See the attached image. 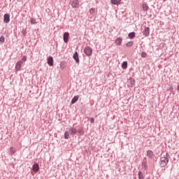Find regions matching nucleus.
<instances>
[{
    "mask_svg": "<svg viewBox=\"0 0 179 179\" xmlns=\"http://www.w3.org/2000/svg\"><path fill=\"white\" fill-rule=\"evenodd\" d=\"M22 61H27V56H23L22 57Z\"/></svg>",
    "mask_w": 179,
    "mask_h": 179,
    "instance_id": "nucleus-30",
    "label": "nucleus"
},
{
    "mask_svg": "<svg viewBox=\"0 0 179 179\" xmlns=\"http://www.w3.org/2000/svg\"><path fill=\"white\" fill-rule=\"evenodd\" d=\"M147 157H149V159H153V157H155V153L153 151L148 150L147 151Z\"/></svg>",
    "mask_w": 179,
    "mask_h": 179,
    "instance_id": "nucleus-9",
    "label": "nucleus"
},
{
    "mask_svg": "<svg viewBox=\"0 0 179 179\" xmlns=\"http://www.w3.org/2000/svg\"><path fill=\"white\" fill-rule=\"evenodd\" d=\"M63 39L64 43H68L69 41V32H65L63 36Z\"/></svg>",
    "mask_w": 179,
    "mask_h": 179,
    "instance_id": "nucleus-6",
    "label": "nucleus"
},
{
    "mask_svg": "<svg viewBox=\"0 0 179 179\" xmlns=\"http://www.w3.org/2000/svg\"><path fill=\"white\" fill-rule=\"evenodd\" d=\"M115 44H117V45H121V44H122V38H117L115 41Z\"/></svg>",
    "mask_w": 179,
    "mask_h": 179,
    "instance_id": "nucleus-13",
    "label": "nucleus"
},
{
    "mask_svg": "<svg viewBox=\"0 0 179 179\" xmlns=\"http://www.w3.org/2000/svg\"><path fill=\"white\" fill-rule=\"evenodd\" d=\"M146 165H145V163L144 162V166H145Z\"/></svg>",
    "mask_w": 179,
    "mask_h": 179,
    "instance_id": "nucleus-32",
    "label": "nucleus"
},
{
    "mask_svg": "<svg viewBox=\"0 0 179 179\" xmlns=\"http://www.w3.org/2000/svg\"><path fill=\"white\" fill-rule=\"evenodd\" d=\"M146 57H148V53H146L145 52H142L141 58H146Z\"/></svg>",
    "mask_w": 179,
    "mask_h": 179,
    "instance_id": "nucleus-23",
    "label": "nucleus"
},
{
    "mask_svg": "<svg viewBox=\"0 0 179 179\" xmlns=\"http://www.w3.org/2000/svg\"><path fill=\"white\" fill-rule=\"evenodd\" d=\"M150 33V28L149 27H147L145 28V29L143 31V36L145 37H148Z\"/></svg>",
    "mask_w": 179,
    "mask_h": 179,
    "instance_id": "nucleus-3",
    "label": "nucleus"
},
{
    "mask_svg": "<svg viewBox=\"0 0 179 179\" xmlns=\"http://www.w3.org/2000/svg\"><path fill=\"white\" fill-rule=\"evenodd\" d=\"M23 64L22 61H19L16 63L15 69L16 71H20L22 69V64Z\"/></svg>",
    "mask_w": 179,
    "mask_h": 179,
    "instance_id": "nucleus-8",
    "label": "nucleus"
},
{
    "mask_svg": "<svg viewBox=\"0 0 179 179\" xmlns=\"http://www.w3.org/2000/svg\"><path fill=\"white\" fill-rule=\"evenodd\" d=\"M135 36H136V34L134 31L130 32V33L128 34L129 38H131V39L135 38Z\"/></svg>",
    "mask_w": 179,
    "mask_h": 179,
    "instance_id": "nucleus-16",
    "label": "nucleus"
},
{
    "mask_svg": "<svg viewBox=\"0 0 179 179\" xmlns=\"http://www.w3.org/2000/svg\"><path fill=\"white\" fill-rule=\"evenodd\" d=\"M31 24H36L37 23V22H36L35 19H31Z\"/></svg>",
    "mask_w": 179,
    "mask_h": 179,
    "instance_id": "nucleus-28",
    "label": "nucleus"
},
{
    "mask_svg": "<svg viewBox=\"0 0 179 179\" xmlns=\"http://www.w3.org/2000/svg\"><path fill=\"white\" fill-rule=\"evenodd\" d=\"M132 45H134V41H129L126 44L127 47H132Z\"/></svg>",
    "mask_w": 179,
    "mask_h": 179,
    "instance_id": "nucleus-22",
    "label": "nucleus"
},
{
    "mask_svg": "<svg viewBox=\"0 0 179 179\" xmlns=\"http://www.w3.org/2000/svg\"><path fill=\"white\" fill-rule=\"evenodd\" d=\"M79 100V95L75 96L71 100V104H75Z\"/></svg>",
    "mask_w": 179,
    "mask_h": 179,
    "instance_id": "nucleus-15",
    "label": "nucleus"
},
{
    "mask_svg": "<svg viewBox=\"0 0 179 179\" xmlns=\"http://www.w3.org/2000/svg\"><path fill=\"white\" fill-rule=\"evenodd\" d=\"M10 22V16L9 14H4L3 16V22L4 23H9Z\"/></svg>",
    "mask_w": 179,
    "mask_h": 179,
    "instance_id": "nucleus-4",
    "label": "nucleus"
},
{
    "mask_svg": "<svg viewBox=\"0 0 179 179\" xmlns=\"http://www.w3.org/2000/svg\"><path fill=\"white\" fill-rule=\"evenodd\" d=\"M32 170L35 173H38V171L40 170V166H38V164L36 163L32 166Z\"/></svg>",
    "mask_w": 179,
    "mask_h": 179,
    "instance_id": "nucleus-10",
    "label": "nucleus"
},
{
    "mask_svg": "<svg viewBox=\"0 0 179 179\" xmlns=\"http://www.w3.org/2000/svg\"><path fill=\"white\" fill-rule=\"evenodd\" d=\"M169 157H170L169 152H166L165 155H164L162 157H161V167H166V166L169 164Z\"/></svg>",
    "mask_w": 179,
    "mask_h": 179,
    "instance_id": "nucleus-1",
    "label": "nucleus"
},
{
    "mask_svg": "<svg viewBox=\"0 0 179 179\" xmlns=\"http://www.w3.org/2000/svg\"><path fill=\"white\" fill-rule=\"evenodd\" d=\"M10 152L12 153V155H14V153L16 152V150H15V148H13V147H11L10 148Z\"/></svg>",
    "mask_w": 179,
    "mask_h": 179,
    "instance_id": "nucleus-27",
    "label": "nucleus"
},
{
    "mask_svg": "<svg viewBox=\"0 0 179 179\" xmlns=\"http://www.w3.org/2000/svg\"><path fill=\"white\" fill-rule=\"evenodd\" d=\"M69 132L66 131L64 133V139H69Z\"/></svg>",
    "mask_w": 179,
    "mask_h": 179,
    "instance_id": "nucleus-21",
    "label": "nucleus"
},
{
    "mask_svg": "<svg viewBox=\"0 0 179 179\" xmlns=\"http://www.w3.org/2000/svg\"><path fill=\"white\" fill-rule=\"evenodd\" d=\"M73 58L77 64H79V62H80L79 54L78 53V52H75V53L73 55Z\"/></svg>",
    "mask_w": 179,
    "mask_h": 179,
    "instance_id": "nucleus-7",
    "label": "nucleus"
},
{
    "mask_svg": "<svg viewBox=\"0 0 179 179\" xmlns=\"http://www.w3.org/2000/svg\"><path fill=\"white\" fill-rule=\"evenodd\" d=\"M122 0H110V2L113 5H120L121 3Z\"/></svg>",
    "mask_w": 179,
    "mask_h": 179,
    "instance_id": "nucleus-14",
    "label": "nucleus"
},
{
    "mask_svg": "<svg viewBox=\"0 0 179 179\" xmlns=\"http://www.w3.org/2000/svg\"><path fill=\"white\" fill-rule=\"evenodd\" d=\"M144 176H143V173H142V171H139L138 172V179H143Z\"/></svg>",
    "mask_w": 179,
    "mask_h": 179,
    "instance_id": "nucleus-20",
    "label": "nucleus"
},
{
    "mask_svg": "<svg viewBox=\"0 0 179 179\" xmlns=\"http://www.w3.org/2000/svg\"><path fill=\"white\" fill-rule=\"evenodd\" d=\"M129 80L130 82L131 87H133V86H135V80L134 79V78H130Z\"/></svg>",
    "mask_w": 179,
    "mask_h": 179,
    "instance_id": "nucleus-18",
    "label": "nucleus"
},
{
    "mask_svg": "<svg viewBox=\"0 0 179 179\" xmlns=\"http://www.w3.org/2000/svg\"><path fill=\"white\" fill-rule=\"evenodd\" d=\"M23 34L25 36L26 35V32H23Z\"/></svg>",
    "mask_w": 179,
    "mask_h": 179,
    "instance_id": "nucleus-31",
    "label": "nucleus"
},
{
    "mask_svg": "<svg viewBox=\"0 0 179 179\" xmlns=\"http://www.w3.org/2000/svg\"><path fill=\"white\" fill-rule=\"evenodd\" d=\"M122 69H127L128 68V62H123L122 64Z\"/></svg>",
    "mask_w": 179,
    "mask_h": 179,
    "instance_id": "nucleus-17",
    "label": "nucleus"
},
{
    "mask_svg": "<svg viewBox=\"0 0 179 179\" xmlns=\"http://www.w3.org/2000/svg\"><path fill=\"white\" fill-rule=\"evenodd\" d=\"M71 6L72 8H79V1L78 0H73L71 1Z\"/></svg>",
    "mask_w": 179,
    "mask_h": 179,
    "instance_id": "nucleus-5",
    "label": "nucleus"
},
{
    "mask_svg": "<svg viewBox=\"0 0 179 179\" xmlns=\"http://www.w3.org/2000/svg\"><path fill=\"white\" fill-rule=\"evenodd\" d=\"M84 53L85 55H87V57H90L92 56V54H93V50L92 48H90V46H86L84 48Z\"/></svg>",
    "mask_w": 179,
    "mask_h": 179,
    "instance_id": "nucleus-2",
    "label": "nucleus"
},
{
    "mask_svg": "<svg viewBox=\"0 0 179 179\" xmlns=\"http://www.w3.org/2000/svg\"><path fill=\"white\" fill-rule=\"evenodd\" d=\"M90 121L91 124H94V118L90 117Z\"/></svg>",
    "mask_w": 179,
    "mask_h": 179,
    "instance_id": "nucleus-29",
    "label": "nucleus"
},
{
    "mask_svg": "<svg viewBox=\"0 0 179 179\" xmlns=\"http://www.w3.org/2000/svg\"><path fill=\"white\" fill-rule=\"evenodd\" d=\"M48 64L50 66H52L54 65V58H52V57L50 56L48 58Z\"/></svg>",
    "mask_w": 179,
    "mask_h": 179,
    "instance_id": "nucleus-11",
    "label": "nucleus"
},
{
    "mask_svg": "<svg viewBox=\"0 0 179 179\" xmlns=\"http://www.w3.org/2000/svg\"><path fill=\"white\" fill-rule=\"evenodd\" d=\"M77 132L78 134H80V135H83V134H85V131H83V129H80L77 131Z\"/></svg>",
    "mask_w": 179,
    "mask_h": 179,
    "instance_id": "nucleus-26",
    "label": "nucleus"
},
{
    "mask_svg": "<svg viewBox=\"0 0 179 179\" xmlns=\"http://www.w3.org/2000/svg\"><path fill=\"white\" fill-rule=\"evenodd\" d=\"M143 10H148V9H149V6H148V3H143Z\"/></svg>",
    "mask_w": 179,
    "mask_h": 179,
    "instance_id": "nucleus-19",
    "label": "nucleus"
},
{
    "mask_svg": "<svg viewBox=\"0 0 179 179\" xmlns=\"http://www.w3.org/2000/svg\"><path fill=\"white\" fill-rule=\"evenodd\" d=\"M90 13H91V15H94V13H96V10L92 8L91 9H90Z\"/></svg>",
    "mask_w": 179,
    "mask_h": 179,
    "instance_id": "nucleus-24",
    "label": "nucleus"
},
{
    "mask_svg": "<svg viewBox=\"0 0 179 179\" xmlns=\"http://www.w3.org/2000/svg\"><path fill=\"white\" fill-rule=\"evenodd\" d=\"M0 42L3 44V43H5V36H1L0 37Z\"/></svg>",
    "mask_w": 179,
    "mask_h": 179,
    "instance_id": "nucleus-25",
    "label": "nucleus"
},
{
    "mask_svg": "<svg viewBox=\"0 0 179 179\" xmlns=\"http://www.w3.org/2000/svg\"><path fill=\"white\" fill-rule=\"evenodd\" d=\"M69 131L71 132V135H75L77 134L78 129H76V128H75V127H71L69 129Z\"/></svg>",
    "mask_w": 179,
    "mask_h": 179,
    "instance_id": "nucleus-12",
    "label": "nucleus"
}]
</instances>
